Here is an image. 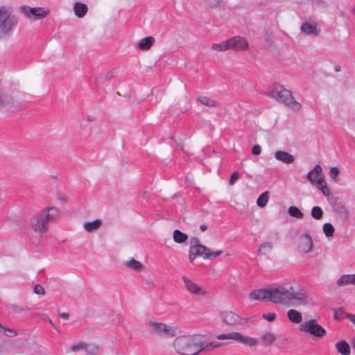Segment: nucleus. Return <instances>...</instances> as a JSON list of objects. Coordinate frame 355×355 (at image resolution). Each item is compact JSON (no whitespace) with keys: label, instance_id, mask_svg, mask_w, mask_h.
I'll return each mask as SVG.
<instances>
[{"label":"nucleus","instance_id":"nucleus-1","mask_svg":"<svg viewBox=\"0 0 355 355\" xmlns=\"http://www.w3.org/2000/svg\"><path fill=\"white\" fill-rule=\"evenodd\" d=\"M249 297L252 300L268 301L283 305H309L307 293L302 288L295 290L293 286L254 290L249 293Z\"/></svg>","mask_w":355,"mask_h":355},{"label":"nucleus","instance_id":"nucleus-2","mask_svg":"<svg viewBox=\"0 0 355 355\" xmlns=\"http://www.w3.org/2000/svg\"><path fill=\"white\" fill-rule=\"evenodd\" d=\"M220 343H204L199 335H187L177 337L173 341V347L182 355H198L201 352H211L220 347Z\"/></svg>","mask_w":355,"mask_h":355},{"label":"nucleus","instance_id":"nucleus-3","mask_svg":"<svg viewBox=\"0 0 355 355\" xmlns=\"http://www.w3.org/2000/svg\"><path fill=\"white\" fill-rule=\"evenodd\" d=\"M59 216L60 210L58 207H46L30 218V227L35 233L43 234L49 230L48 224L56 220Z\"/></svg>","mask_w":355,"mask_h":355},{"label":"nucleus","instance_id":"nucleus-4","mask_svg":"<svg viewBox=\"0 0 355 355\" xmlns=\"http://www.w3.org/2000/svg\"><path fill=\"white\" fill-rule=\"evenodd\" d=\"M269 95L293 111L297 112L301 109V104L294 99L291 92L281 85H274L269 92Z\"/></svg>","mask_w":355,"mask_h":355},{"label":"nucleus","instance_id":"nucleus-5","mask_svg":"<svg viewBox=\"0 0 355 355\" xmlns=\"http://www.w3.org/2000/svg\"><path fill=\"white\" fill-rule=\"evenodd\" d=\"M18 24V18L9 7L0 8V36L10 35Z\"/></svg>","mask_w":355,"mask_h":355},{"label":"nucleus","instance_id":"nucleus-6","mask_svg":"<svg viewBox=\"0 0 355 355\" xmlns=\"http://www.w3.org/2000/svg\"><path fill=\"white\" fill-rule=\"evenodd\" d=\"M151 334L162 338H173L177 335V329L164 322L150 320L148 322Z\"/></svg>","mask_w":355,"mask_h":355},{"label":"nucleus","instance_id":"nucleus-7","mask_svg":"<svg viewBox=\"0 0 355 355\" xmlns=\"http://www.w3.org/2000/svg\"><path fill=\"white\" fill-rule=\"evenodd\" d=\"M216 338L218 340H234L249 347H256L259 344V340L257 338L245 336L237 331L218 334L216 336Z\"/></svg>","mask_w":355,"mask_h":355},{"label":"nucleus","instance_id":"nucleus-8","mask_svg":"<svg viewBox=\"0 0 355 355\" xmlns=\"http://www.w3.org/2000/svg\"><path fill=\"white\" fill-rule=\"evenodd\" d=\"M299 329L302 332L314 336L317 338H322L327 334L326 330L314 319L305 321L300 324Z\"/></svg>","mask_w":355,"mask_h":355},{"label":"nucleus","instance_id":"nucleus-9","mask_svg":"<svg viewBox=\"0 0 355 355\" xmlns=\"http://www.w3.org/2000/svg\"><path fill=\"white\" fill-rule=\"evenodd\" d=\"M189 245V258L191 262H193L198 257L205 259V256L208 254L209 248L202 245L198 238L196 236L191 237Z\"/></svg>","mask_w":355,"mask_h":355},{"label":"nucleus","instance_id":"nucleus-10","mask_svg":"<svg viewBox=\"0 0 355 355\" xmlns=\"http://www.w3.org/2000/svg\"><path fill=\"white\" fill-rule=\"evenodd\" d=\"M300 31L305 35L315 37L320 33V28L316 19L313 17H309L302 22Z\"/></svg>","mask_w":355,"mask_h":355},{"label":"nucleus","instance_id":"nucleus-11","mask_svg":"<svg viewBox=\"0 0 355 355\" xmlns=\"http://www.w3.org/2000/svg\"><path fill=\"white\" fill-rule=\"evenodd\" d=\"M187 291L191 295L198 297H205L207 295V291L200 285L196 284L186 276L182 277Z\"/></svg>","mask_w":355,"mask_h":355},{"label":"nucleus","instance_id":"nucleus-12","mask_svg":"<svg viewBox=\"0 0 355 355\" xmlns=\"http://www.w3.org/2000/svg\"><path fill=\"white\" fill-rule=\"evenodd\" d=\"M22 13L31 19H43L49 14V10L43 8H30L28 6H22L21 8Z\"/></svg>","mask_w":355,"mask_h":355},{"label":"nucleus","instance_id":"nucleus-13","mask_svg":"<svg viewBox=\"0 0 355 355\" xmlns=\"http://www.w3.org/2000/svg\"><path fill=\"white\" fill-rule=\"evenodd\" d=\"M221 318L224 323L228 325H243L248 322L247 319L242 318L233 311H227L221 313Z\"/></svg>","mask_w":355,"mask_h":355},{"label":"nucleus","instance_id":"nucleus-14","mask_svg":"<svg viewBox=\"0 0 355 355\" xmlns=\"http://www.w3.org/2000/svg\"><path fill=\"white\" fill-rule=\"evenodd\" d=\"M230 49L236 51H246L249 49V44L245 38L237 35L228 39Z\"/></svg>","mask_w":355,"mask_h":355},{"label":"nucleus","instance_id":"nucleus-15","mask_svg":"<svg viewBox=\"0 0 355 355\" xmlns=\"http://www.w3.org/2000/svg\"><path fill=\"white\" fill-rule=\"evenodd\" d=\"M306 178L312 184L318 185L324 182V178L321 166L318 164L315 165L313 169L307 173Z\"/></svg>","mask_w":355,"mask_h":355},{"label":"nucleus","instance_id":"nucleus-16","mask_svg":"<svg viewBox=\"0 0 355 355\" xmlns=\"http://www.w3.org/2000/svg\"><path fill=\"white\" fill-rule=\"evenodd\" d=\"M299 250L304 254L312 251L313 242L311 236L308 234H302L299 239Z\"/></svg>","mask_w":355,"mask_h":355},{"label":"nucleus","instance_id":"nucleus-17","mask_svg":"<svg viewBox=\"0 0 355 355\" xmlns=\"http://www.w3.org/2000/svg\"><path fill=\"white\" fill-rule=\"evenodd\" d=\"M274 156L277 160L286 164H293L295 160L294 155L284 150L276 151Z\"/></svg>","mask_w":355,"mask_h":355},{"label":"nucleus","instance_id":"nucleus-18","mask_svg":"<svg viewBox=\"0 0 355 355\" xmlns=\"http://www.w3.org/2000/svg\"><path fill=\"white\" fill-rule=\"evenodd\" d=\"M277 335L272 331H265L261 336L260 340L262 345L265 347H270L277 340Z\"/></svg>","mask_w":355,"mask_h":355},{"label":"nucleus","instance_id":"nucleus-19","mask_svg":"<svg viewBox=\"0 0 355 355\" xmlns=\"http://www.w3.org/2000/svg\"><path fill=\"white\" fill-rule=\"evenodd\" d=\"M353 284L355 286V274L343 275L337 281V285L339 286Z\"/></svg>","mask_w":355,"mask_h":355},{"label":"nucleus","instance_id":"nucleus-20","mask_svg":"<svg viewBox=\"0 0 355 355\" xmlns=\"http://www.w3.org/2000/svg\"><path fill=\"white\" fill-rule=\"evenodd\" d=\"M155 41V40L153 37H146L139 41L137 48L141 51H147L150 49Z\"/></svg>","mask_w":355,"mask_h":355},{"label":"nucleus","instance_id":"nucleus-21","mask_svg":"<svg viewBox=\"0 0 355 355\" xmlns=\"http://www.w3.org/2000/svg\"><path fill=\"white\" fill-rule=\"evenodd\" d=\"M14 104V98L12 95L0 92V109Z\"/></svg>","mask_w":355,"mask_h":355},{"label":"nucleus","instance_id":"nucleus-22","mask_svg":"<svg viewBox=\"0 0 355 355\" xmlns=\"http://www.w3.org/2000/svg\"><path fill=\"white\" fill-rule=\"evenodd\" d=\"M87 10L88 8L87 5L83 3L76 2L73 5V11L75 15L78 18L83 17L86 15Z\"/></svg>","mask_w":355,"mask_h":355},{"label":"nucleus","instance_id":"nucleus-23","mask_svg":"<svg viewBox=\"0 0 355 355\" xmlns=\"http://www.w3.org/2000/svg\"><path fill=\"white\" fill-rule=\"evenodd\" d=\"M103 222L101 219H96L91 222H85L83 224L84 229L88 232L96 231L102 225Z\"/></svg>","mask_w":355,"mask_h":355},{"label":"nucleus","instance_id":"nucleus-24","mask_svg":"<svg viewBox=\"0 0 355 355\" xmlns=\"http://www.w3.org/2000/svg\"><path fill=\"white\" fill-rule=\"evenodd\" d=\"M287 317L293 323L299 324L302 321L301 313L295 309H290L287 312Z\"/></svg>","mask_w":355,"mask_h":355},{"label":"nucleus","instance_id":"nucleus-25","mask_svg":"<svg viewBox=\"0 0 355 355\" xmlns=\"http://www.w3.org/2000/svg\"><path fill=\"white\" fill-rule=\"evenodd\" d=\"M336 348L342 355H350V347L345 340L337 342L336 343Z\"/></svg>","mask_w":355,"mask_h":355},{"label":"nucleus","instance_id":"nucleus-26","mask_svg":"<svg viewBox=\"0 0 355 355\" xmlns=\"http://www.w3.org/2000/svg\"><path fill=\"white\" fill-rule=\"evenodd\" d=\"M123 265L126 268L133 269L136 271H141L144 269L143 264L140 261L135 259L134 258L131 259L129 261H125L123 263Z\"/></svg>","mask_w":355,"mask_h":355},{"label":"nucleus","instance_id":"nucleus-27","mask_svg":"<svg viewBox=\"0 0 355 355\" xmlns=\"http://www.w3.org/2000/svg\"><path fill=\"white\" fill-rule=\"evenodd\" d=\"M334 210L339 214L340 217L343 220H348L349 219V211L347 208L340 204H336L334 206Z\"/></svg>","mask_w":355,"mask_h":355},{"label":"nucleus","instance_id":"nucleus-28","mask_svg":"<svg viewBox=\"0 0 355 355\" xmlns=\"http://www.w3.org/2000/svg\"><path fill=\"white\" fill-rule=\"evenodd\" d=\"M173 239L177 243H184L188 239L187 234L182 232L179 230H175L173 234Z\"/></svg>","mask_w":355,"mask_h":355},{"label":"nucleus","instance_id":"nucleus-29","mask_svg":"<svg viewBox=\"0 0 355 355\" xmlns=\"http://www.w3.org/2000/svg\"><path fill=\"white\" fill-rule=\"evenodd\" d=\"M197 101L202 105L210 107H216L218 105L216 101L207 96H199L197 98Z\"/></svg>","mask_w":355,"mask_h":355},{"label":"nucleus","instance_id":"nucleus-30","mask_svg":"<svg viewBox=\"0 0 355 355\" xmlns=\"http://www.w3.org/2000/svg\"><path fill=\"white\" fill-rule=\"evenodd\" d=\"M228 40L223 41L220 43H214L211 45V49L216 51H225L230 49Z\"/></svg>","mask_w":355,"mask_h":355},{"label":"nucleus","instance_id":"nucleus-31","mask_svg":"<svg viewBox=\"0 0 355 355\" xmlns=\"http://www.w3.org/2000/svg\"><path fill=\"white\" fill-rule=\"evenodd\" d=\"M288 214L294 218L297 219H302L304 218V214L302 211L295 206H291L288 209Z\"/></svg>","mask_w":355,"mask_h":355},{"label":"nucleus","instance_id":"nucleus-32","mask_svg":"<svg viewBox=\"0 0 355 355\" xmlns=\"http://www.w3.org/2000/svg\"><path fill=\"white\" fill-rule=\"evenodd\" d=\"M273 248V244L271 242H263L259 248V253L262 255L267 254Z\"/></svg>","mask_w":355,"mask_h":355},{"label":"nucleus","instance_id":"nucleus-33","mask_svg":"<svg viewBox=\"0 0 355 355\" xmlns=\"http://www.w3.org/2000/svg\"><path fill=\"white\" fill-rule=\"evenodd\" d=\"M87 343L85 341H79L76 344L72 345L69 347L71 352L76 353L80 351H85L87 347Z\"/></svg>","mask_w":355,"mask_h":355},{"label":"nucleus","instance_id":"nucleus-34","mask_svg":"<svg viewBox=\"0 0 355 355\" xmlns=\"http://www.w3.org/2000/svg\"><path fill=\"white\" fill-rule=\"evenodd\" d=\"M99 347L94 344H87L85 352L87 355H98L99 353Z\"/></svg>","mask_w":355,"mask_h":355},{"label":"nucleus","instance_id":"nucleus-35","mask_svg":"<svg viewBox=\"0 0 355 355\" xmlns=\"http://www.w3.org/2000/svg\"><path fill=\"white\" fill-rule=\"evenodd\" d=\"M311 216L315 220H320L323 216V211L319 206H315L311 211Z\"/></svg>","mask_w":355,"mask_h":355},{"label":"nucleus","instance_id":"nucleus-36","mask_svg":"<svg viewBox=\"0 0 355 355\" xmlns=\"http://www.w3.org/2000/svg\"><path fill=\"white\" fill-rule=\"evenodd\" d=\"M268 201V192L266 191L261 193L257 200V204L259 207H264Z\"/></svg>","mask_w":355,"mask_h":355},{"label":"nucleus","instance_id":"nucleus-37","mask_svg":"<svg viewBox=\"0 0 355 355\" xmlns=\"http://www.w3.org/2000/svg\"><path fill=\"white\" fill-rule=\"evenodd\" d=\"M322 230L327 237H332L334 236L335 229L331 223H326L323 225Z\"/></svg>","mask_w":355,"mask_h":355},{"label":"nucleus","instance_id":"nucleus-38","mask_svg":"<svg viewBox=\"0 0 355 355\" xmlns=\"http://www.w3.org/2000/svg\"><path fill=\"white\" fill-rule=\"evenodd\" d=\"M0 330L3 331L5 335L8 337H15L18 335V333L16 330L6 328L1 324H0Z\"/></svg>","mask_w":355,"mask_h":355},{"label":"nucleus","instance_id":"nucleus-39","mask_svg":"<svg viewBox=\"0 0 355 355\" xmlns=\"http://www.w3.org/2000/svg\"><path fill=\"white\" fill-rule=\"evenodd\" d=\"M318 189H320L323 195L326 197H329L331 195V191L329 187L327 185L325 181L324 182H321V184L317 185Z\"/></svg>","mask_w":355,"mask_h":355},{"label":"nucleus","instance_id":"nucleus-40","mask_svg":"<svg viewBox=\"0 0 355 355\" xmlns=\"http://www.w3.org/2000/svg\"><path fill=\"white\" fill-rule=\"evenodd\" d=\"M203 1L207 6H209V8H215L220 6L221 3L223 2L222 0H203Z\"/></svg>","mask_w":355,"mask_h":355},{"label":"nucleus","instance_id":"nucleus-41","mask_svg":"<svg viewBox=\"0 0 355 355\" xmlns=\"http://www.w3.org/2000/svg\"><path fill=\"white\" fill-rule=\"evenodd\" d=\"M222 253H223L222 250H218V251L212 252H211L210 249L209 248L208 254H207L205 256V259L211 260V259L216 258V257L220 256V254H222Z\"/></svg>","mask_w":355,"mask_h":355},{"label":"nucleus","instance_id":"nucleus-42","mask_svg":"<svg viewBox=\"0 0 355 355\" xmlns=\"http://www.w3.org/2000/svg\"><path fill=\"white\" fill-rule=\"evenodd\" d=\"M339 169L337 167H331L329 171V175L331 178H332L334 180H336V177L339 174Z\"/></svg>","mask_w":355,"mask_h":355},{"label":"nucleus","instance_id":"nucleus-43","mask_svg":"<svg viewBox=\"0 0 355 355\" xmlns=\"http://www.w3.org/2000/svg\"><path fill=\"white\" fill-rule=\"evenodd\" d=\"M34 293L37 295H44L45 290L43 286L40 284H36L34 287Z\"/></svg>","mask_w":355,"mask_h":355},{"label":"nucleus","instance_id":"nucleus-44","mask_svg":"<svg viewBox=\"0 0 355 355\" xmlns=\"http://www.w3.org/2000/svg\"><path fill=\"white\" fill-rule=\"evenodd\" d=\"M239 174L238 172H234L231 176H230V178L229 180V184L230 185H234L236 182V181L239 179Z\"/></svg>","mask_w":355,"mask_h":355},{"label":"nucleus","instance_id":"nucleus-45","mask_svg":"<svg viewBox=\"0 0 355 355\" xmlns=\"http://www.w3.org/2000/svg\"><path fill=\"white\" fill-rule=\"evenodd\" d=\"M145 284L146 288L148 289H153L155 286L153 280L150 278H147L145 279Z\"/></svg>","mask_w":355,"mask_h":355},{"label":"nucleus","instance_id":"nucleus-46","mask_svg":"<svg viewBox=\"0 0 355 355\" xmlns=\"http://www.w3.org/2000/svg\"><path fill=\"white\" fill-rule=\"evenodd\" d=\"M261 148L259 145L256 144L252 147V153L253 155H258L261 153Z\"/></svg>","mask_w":355,"mask_h":355},{"label":"nucleus","instance_id":"nucleus-47","mask_svg":"<svg viewBox=\"0 0 355 355\" xmlns=\"http://www.w3.org/2000/svg\"><path fill=\"white\" fill-rule=\"evenodd\" d=\"M263 318L269 322H272L275 319V313H268L263 315Z\"/></svg>","mask_w":355,"mask_h":355},{"label":"nucleus","instance_id":"nucleus-48","mask_svg":"<svg viewBox=\"0 0 355 355\" xmlns=\"http://www.w3.org/2000/svg\"><path fill=\"white\" fill-rule=\"evenodd\" d=\"M343 313V309H338L336 312H335V315H334V318L337 320H340L341 319V315Z\"/></svg>","mask_w":355,"mask_h":355},{"label":"nucleus","instance_id":"nucleus-49","mask_svg":"<svg viewBox=\"0 0 355 355\" xmlns=\"http://www.w3.org/2000/svg\"><path fill=\"white\" fill-rule=\"evenodd\" d=\"M59 316L64 320H68L69 318V314L68 313H61L59 314Z\"/></svg>","mask_w":355,"mask_h":355},{"label":"nucleus","instance_id":"nucleus-50","mask_svg":"<svg viewBox=\"0 0 355 355\" xmlns=\"http://www.w3.org/2000/svg\"><path fill=\"white\" fill-rule=\"evenodd\" d=\"M26 309L21 307V306H15V311L17 312V313H20V312H23V311H25Z\"/></svg>","mask_w":355,"mask_h":355},{"label":"nucleus","instance_id":"nucleus-51","mask_svg":"<svg viewBox=\"0 0 355 355\" xmlns=\"http://www.w3.org/2000/svg\"><path fill=\"white\" fill-rule=\"evenodd\" d=\"M347 318L350 320L352 322L355 324V315L348 314Z\"/></svg>","mask_w":355,"mask_h":355},{"label":"nucleus","instance_id":"nucleus-52","mask_svg":"<svg viewBox=\"0 0 355 355\" xmlns=\"http://www.w3.org/2000/svg\"><path fill=\"white\" fill-rule=\"evenodd\" d=\"M200 229L201 231L204 232V231L207 230V226L205 224H202L200 226Z\"/></svg>","mask_w":355,"mask_h":355},{"label":"nucleus","instance_id":"nucleus-53","mask_svg":"<svg viewBox=\"0 0 355 355\" xmlns=\"http://www.w3.org/2000/svg\"><path fill=\"white\" fill-rule=\"evenodd\" d=\"M94 119H95V117L93 116H88L87 119V121H94Z\"/></svg>","mask_w":355,"mask_h":355},{"label":"nucleus","instance_id":"nucleus-54","mask_svg":"<svg viewBox=\"0 0 355 355\" xmlns=\"http://www.w3.org/2000/svg\"><path fill=\"white\" fill-rule=\"evenodd\" d=\"M352 345L353 349H355V337L352 340Z\"/></svg>","mask_w":355,"mask_h":355},{"label":"nucleus","instance_id":"nucleus-55","mask_svg":"<svg viewBox=\"0 0 355 355\" xmlns=\"http://www.w3.org/2000/svg\"><path fill=\"white\" fill-rule=\"evenodd\" d=\"M48 321L53 327H55V324H53V321L51 319L49 318Z\"/></svg>","mask_w":355,"mask_h":355},{"label":"nucleus","instance_id":"nucleus-56","mask_svg":"<svg viewBox=\"0 0 355 355\" xmlns=\"http://www.w3.org/2000/svg\"><path fill=\"white\" fill-rule=\"evenodd\" d=\"M112 72H109V73H107V76H106V77H107V78H111V77H112Z\"/></svg>","mask_w":355,"mask_h":355},{"label":"nucleus","instance_id":"nucleus-57","mask_svg":"<svg viewBox=\"0 0 355 355\" xmlns=\"http://www.w3.org/2000/svg\"><path fill=\"white\" fill-rule=\"evenodd\" d=\"M60 200H64V198H62V197H60Z\"/></svg>","mask_w":355,"mask_h":355}]
</instances>
